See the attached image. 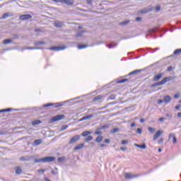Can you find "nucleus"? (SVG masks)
<instances>
[{"label":"nucleus","mask_w":181,"mask_h":181,"mask_svg":"<svg viewBox=\"0 0 181 181\" xmlns=\"http://www.w3.org/2000/svg\"><path fill=\"white\" fill-rule=\"evenodd\" d=\"M45 172H46V170H45V169H41V170H38V173H45Z\"/></svg>","instance_id":"3c124183"},{"label":"nucleus","mask_w":181,"mask_h":181,"mask_svg":"<svg viewBox=\"0 0 181 181\" xmlns=\"http://www.w3.org/2000/svg\"><path fill=\"white\" fill-rule=\"evenodd\" d=\"M26 19H32V15L23 14V15L20 16L21 21H26Z\"/></svg>","instance_id":"6e6552de"},{"label":"nucleus","mask_w":181,"mask_h":181,"mask_svg":"<svg viewBox=\"0 0 181 181\" xmlns=\"http://www.w3.org/2000/svg\"><path fill=\"white\" fill-rule=\"evenodd\" d=\"M180 105H177L175 106V110H180Z\"/></svg>","instance_id":"69168bd1"},{"label":"nucleus","mask_w":181,"mask_h":181,"mask_svg":"<svg viewBox=\"0 0 181 181\" xmlns=\"http://www.w3.org/2000/svg\"><path fill=\"white\" fill-rule=\"evenodd\" d=\"M69 128V126L67 124L63 125L61 128V131H64V129H67Z\"/></svg>","instance_id":"37998d69"},{"label":"nucleus","mask_w":181,"mask_h":181,"mask_svg":"<svg viewBox=\"0 0 181 181\" xmlns=\"http://www.w3.org/2000/svg\"><path fill=\"white\" fill-rule=\"evenodd\" d=\"M163 86L161 81L152 84V85L151 86V88H153V87H158V86Z\"/></svg>","instance_id":"473e14b6"},{"label":"nucleus","mask_w":181,"mask_h":181,"mask_svg":"<svg viewBox=\"0 0 181 181\" xmlns=\"http://www.w3.org/2000/svg\"><path fill=\"white\" fill-rule=\"evenodd\" d=\"M148 131L151 133V134H154L156 129L153 127H148Z\"/></svg>","instance_id":"e433bc0d"},{"label":"nucleus","mask_w":181,"mask_h":181,"mask_svg":"<svg viewBox=\"0 0 181 181\" xmlns=\"http://www.w3.org/2000/svg\"><path fill=\"white\" fill-rule=\"evenodd\" d=\"M65 160H66V157H64V156L59 157V158H57V162H58L59 163H63V162H64Z\"/></svg>","instance_id":"b1692460"},{"label":"nucleus","mask_w":181,"mask_h":181,"mask_svg":"<svg viewBox=\"0 0 181 181\" xmlns=\"http://www.w3.org/2000/svg\"><path fill=\"white\" fill-rule=\"evenodd\" d=\"M177 142V139L176 136H173V144H176Z\"/></svg>","instance_id":"49530a36"},{"label":"nucleus","mask_w":181,"mask_h":181,"mask_svg":"<svg viewBox=\"0 0 181 181\" xmlns=\"http://www.w3.org/2000/svg\"><path fill=\"white\" fill-rule=\"evenodd\" d=\"M161 144H163V139L161 138L159 141H158V144L161 145Z\"/></svg>","instance_id":"13d9d810"},{"label":"nucleus","mask_w":181,"mask_h":181,"mask_svg":"<svg viewBox=\"0 0 181 181\" xmlns=\"http://www.w3.org/2000/svg\"><path fill=\"white\" fill-rule=\"evenodd\" d=\"M141 71H142V70H139V69L134 70V71L130 72L129 74V76H132L134 74H138V73H141Z\"/></svg>","instance_id":"393cba45"},{"label":"nucleus","mask_w":181,"mask_h":181,"mask_svg":"<svg viewBox=\"0 0 181 181\" xmlns=\"http://www.w3.org/2000/svg\"><path fill=\"white\" fill-rule=\"evenodd\" d=\"M49 50H57V51H59V50H64V49H66V47H51L49 48H48Z\"/></svg>","instance_id":"9d476101"},{"label":"nucleus","mask_w":181,"mask_h":181,"mask_svg":"<svg viewBox=\"0 0 181 181\" xmlns=\"http://www.w3.org/2000/svg\"><path fill=\"white\" fill-rule=\"evenodd\" d=\"M117 132H119V128L118 127L114 128L110 131V134H117Z\"/></svg>","instance_id":"cd10ccee"},{"label":"nucleus","mask_w":181,"mask_h":181,"mask_svg":"<svg viewBox=\"0 0 181 181\" xmlns=\"http://www.w3.org/2000/svg\"><path fill=\"white\" fill-rule=\"evenodd\" d=\"M165 116L168 117V118H172L173 117L172 114H169V113L165 114Z\"/></svg>","instance_id":"4d7b16f0"},{"label":"nucleus","mask_w":181,"mask_h":181,"mask_svg":"<svg viewBox=\"0 0 181 181\" xmlns=\"http://www.w3.org/2000/svg\"><path fill=\"white\" fill-rule=\"evenodd\" d=\"M116 98H117V95H114V94H112L109 96L110 100H115Z\"/></svg>","instance_id":"58836bf2"},{"label":"nucleus","mask_w":181,"mask_h":181,"mask_svg":"<svg viewBox=\"0 0 181 181\" xmlns=\"http://www.w3.org/2000/svg\"><path fill=\"white\" fill-rule=\"evenodd\" d=\"M179 97H180V94L179 93L175 94L174 95V98H179Z\"/></svg>","instance_id":"052dcab7"},{"label":"nucleus","mask_w":181,"mask_h":181,"mask_svg":"<svg viewBox=\"0 0 181 181\" xmlns=\"http://www.w3.org/2000/svg\"><path fill=\"white\" fill-rule=\"evenodd\" d=\"M107 128H110V124H104L103 126H100L98 129H107Z\"/></svg>","instance_id":"bb28decb"},{"label":"nucleus","mask_w":181,"mask_h":181,"mask_svg":"<svg viewBox=\"0 0 181 181\" xmlns=\"http://www.w3.org/2000/svg\"><path fill=\"white\" fill-rule=\"evenodd\" d=\"M128 140H122V145H127Z\"/></svg>","instance_id":"09e8293b"},{"label":"nucleus","mask_w":181,"mask_h":181,"mask_svg":"<svg viewBox=\"0 0 181 181\" xmlns=\"http://www.w3.org/2000/svg\"><path fill=\"white\" fill-rule=\"evenodd\" d=\"M55 28H62L63 27V23L60 21H55L54 23Z\"/></svg>","instance_id":"412c9836"},{"label":"nucleus","mask_w":181,"mask_h":181,"mask_svg":"<svg viewBox=\"0 0 181 181\" xmlns=\"http://www.w3.org/2000/svg\"><path fill=\"white\" fill-rule=\"evenodd\" d=\"M127 147H121L120 151H127Z\"/></svg>","instance_id":"774afa93"},{"label":"nucleus","mask_w":181,"mask_h":181,"mask_svg":"<svg viewBox=\"0 0 181 181\" xmlns=\"http://www.w3.org/2000/svg\"><path fill=\"white\" fill-rule=\"evenodd\" d=\"M163 86L161 81L152 84V85L151 86V88H153V87H158V86Z\"/></svg>","instance_id":"72a5a7b5"},{"label":"nucleus","mask_w":181,"mask_h":181,"mask_svg":"<svg viewBox=\"0 0 181 181\" xmlns=\"http://www.w3.org/2000/svg\"><path fill=\"white\" fill-rule=\"evenodd\" d=\"M40 124H42V121L40 120H34L32 122V125H40Z\"/></svg>","instance_id":"c85d7f7f"},{"label":"nucleus","mask_w":181,"mask_h":181,"mask_svg":"<svg viewBox=\"0 0 181 181\" xmlns=\"http://www.w3.org/2000/svg\"><path fill=\"white\" fill-rule=\"evenodd\" d=\"M35 32L36 33H40V32H42V30H40V29H39V28H37V29L35 30Z\"/></svg>","instance_id":"e2e57ef3"},{"label":"nucleus","mask_w":181,"mask_h":181,"mask_svg":"<svg viewBox=\"0 0 181 181\" xmlns=\"http://www.w3.org/2000/svg\"><path fill=\"white\" fill-rule=\"evenodd\" d=\"M126 81H128V79H127V78L120 79L117 81V84H122L123 83H126Z\"/></svg>","instance_id":"7c9ffc66"},{"label":"nucleus","mask_w":181,"mask_h":181,"mask_svg":"<svg viewBox=\"0 0 181 181\" xmlns=\"http://www.w3.org/2000/svg\"><path fill=\"white\" fill-rule=\"evenodd\" d=\"M90 118H93V115L85 116V119H90Z\"/></svg>","instance_id":"c03bdc74"},{"label":"nucleus","mask_w":181,"mask_h":181,"mask_svg":"<svg viewBox=\"0 0 181 181\" xmlns=\"http://www.w3.org/2000/svg\"><path fill=\"white\" fill-rule=\"evenodd\" d=\"M91 134H93V131H85L82 132L81 136H88V135H91Z\"/></svg>","instance_id":"a211bd4d"},{"label":"nucleus","mask_w":181,"mask_h":181,"mask_svg":"<svg viewBox=\"0 0 181 181\" xmlns=\"http://www.w3.org/2000/svg\"><path fill=\"white\" fill-rule=\"evenodd\" d=\"M173 54L177 55L181 54V49H177L174 51Z\"/></svg>","instance_id":"f704fd0d"},{"label":"nucleus","mask_w":181,"mask_h":181,"mask_svg":"<svg viewBox=\"0 0 181 181\" xmlns=\"http://www.w3.org/2000/svg\"><path fill=\"white\" fill-rule=\"evenodd\" d=\"M141 21H142V18H141V17L136 18V22H141Z\"/></svg>","instance_id":"864d4df0"},{"label":"nucleus","mask_w":181,"mask_h":181,"mask_svg":"<svg viewBox=\"0 0 181 181\" xmlns=\"http://www.w3.org/2000/svg\"><path fill=\"white\" fill-rule=\"evenodd\" d=\"M130 127L132 128H134V127H136V124H135V122H133V123L131 124Z\"/></svg>","instance_id":"0e129e2a"},{"label":"nucleus","mask_w":181,"mask_h":181,"mask_svg":"<svg viewBox=\"0 0 181 181\" xmlns=\"http://www.w3.org/2000/svg\"><path fill=\"white\" fill-rule=\"evenodd\" d=\"M87 45H78V49H86L87 47Z\"/></svg>","instance_id":"4c0bfd02"},{"label":"nucleus","mask_w":181,"mask_h":181,"mask_svg":"<svg viewBox=\"0 0 181 181\" xmlns=\"http://www.w3.org/2000/svg\"><path fill=\"white\" fill-rule=\"evenodd\" d=\"M42 142H43V140H42V139L35 140L34 145L35 146H38V145H40V144H42Z\"/></svg>","instance_id":"4be33fe9"},{"label":"nucleus","mask_w":181,"mask_h":181,"mask_svg":"<svg viewBox=\"0 0 181 181\" xmlns=\"http://www.w3.org/2000/svg\"><path fill=\"white\" fill-rule=\"evenodd\" d=\"M160 6H156V11H157V12H159V11L160 10Z\"/></svg>","instance_id":"603ef678"},{"label":"nucleus","mask_w":181,"mask_h":181,"mask_svg":"<svg viewBox=\"0 0 181 181\" xmlns=\"http://www.w3.org/2000/svg\"><path fill=\"white\" fill-rule=\"evenodd\" d=\"M91 139H93V136H88V137L85 139V141H86V142H88V141H91Z\"/></svg>","instance_id":"a18cd8bd"},{"label":"nucleus","mask_w":181,"mask_h":181,"mask_svg":"<svg viewBox=\"0 0 181 181\" xmlns=\"http://www.w3.org/2000/svg\"><path fill=\"white\" fill-rule=\"evenodd\" d=\"M117 47V43H112L111 45H107V47H109V49H112V47Z\"/></svg>","instance_id":"ea45409f"},{"label":"nucleus","mask_w":181,"mask_h":181,"mask_svg":"<svg viewBox=\"0 0 181 181\" xmlns=\"http://www.w3.org/2000/svg\"><path fill=\"white\" fill-rule=\"evenodd\" d=\"M13 39H19V36L16 34L13 35Z\"/></svg>","instance_id":"bf43d9fd"},{"label":"nucleus","mask_w":181,"mask_h":181,"mask_svg":"<svg viewBox=\"0 0 181 181\" xmlns=\"http://www.w3.org/2000/svg\"><path fill=\"white\" fill-rule=\"evenodd\" d=\"M86 4L88 5H93V0H86Z\"/></svg>","instance_id":"8fccbe9b"},{"label":"nucleus","mask_w":181,"mask_h":181,"mask_svg":"<svg viewBox=\"0 0 181 181\" xmlns=\"http://www.w3.org/2000/svg\"><path fill=\"white\" fill-rule=\"evenodd\" d=\"M163 76V74L160 73L153 77V81H159V80H160V78H162Z\"/></svg>","instance_id":"9b49d317"},{"label":"nucleus","mask_w":181,"mask_h":181,"mask_svg":"<svg viewBox=\"0 0 181 181\" xmlns=\"http://www.w3.org/2000/svg\"><path fill=\"white\" fill-rule=\"evenodd\" d=\"M139 175H132V174L129 173H127L125 174L126 179H132V177H138Z\"/></svg>","instance_id":"f3484780"},{"label":"nucleus","mask_w":181,"mask_h":181,"mask_svg":"<svg viewBox=\"0 0 181 181\" xmlns=\"http://www.w3.org/2000/svg\"><path fill=\"white\" fill-rule=\"evenodd\" d=\"M163 134V130L160 129L156 132V134H154V136H160V135H162Z\"/></svg>","instance_id":"a878e982"},{"label":"nucleus","mask_w":181,"mask_h":181,"mask_svg":"<svg viewBox=\"0 0 181 181\" xmlns=\"http://www.w3.org/2000/svg\"><path fill=\"white\" fill-rule=\"evenodd\" d=\"M163 102L164 101L162 99H158V101H157L158 104H162V103H163Z\"/></svg>","instance_id":"6e6d98bb"},{"label":"nucleus","mask_w":181,"mask_h":181,"mask_svg":"<svg viewBox=\"0 0 181 181\" xmlns=\"http://www.w3.org/2000/svg\"><path fill=\"white\" fill-rule=\"evenodd\" d=\"M15 170L16 175H21V173H22V168H21V166L16 167Z\"/></svg>","instance_id":"aec40b11"},{"label":"nucleus","mask_w":181,"mask_h":181,"mask_svg":"<svg viewBox=\"0 0 181 181\" xmlns=\"http://www.w3.org/2000/svg\"><path fill=\"white\" fill-rule=\"evenodd\" d=\"M13 109L12 108H6V109H3L0 110V112H10V111H12Z\"/></svg>","instance_id":"c756f323"},{"label":"nucleus","mask_w":181,"mask_h":181,"mask_svg":"<svg viewBox=\"0 0 181 181\" xmlns=\"http://www.w3.org/2000/svg\"><path fill=\"white\" fill-rule=\"evenodd\" d=\"M173 67L172 66H170L168 67L167 71H172Z\"/></svg>","instance_id":"5fc2aeb1"},{"label":"nucleus","mask_w":181,"mask_h":181,"mask_svg":"<svg viewBox=\"0 0 181 181\" xmlns=\"http://www.w3.org/2000/svg\"><path fill=\"white\" fill-rule=\"evenodd\" d=\"M28 50H43V47H28Z\"/></svg>","instance_id":"2eb2a0df"},{"label":"nucleus","mask_w":181,"mask_h":181,"mask_svg":"<svg viewBox=\"0 0 181 181\" xmlns=\"http://www.w3.org/2000/svg\"><path fill=\"white\" fill-rule=\"evenodd\" d=\"M8 43H12L11 39H6L3 41V45H8Z\"/></svg>","instance_id":"2f4dec72"},{"label":"nucleus","mask_w":181,"mask_h":181,"mask_svg":"<svg viewBox=\"0 0 181 181\" xmlns=\"http://www.w3.org/2000/svg\"><path fill=\"white\" fill-rule=\"evenodd\" d=\"M174 79H175V78L173 76L165 77L161 81V84L163 86V84H165V83H168V81H172V80H174Z\"/></svg>","instance_id":"423d86ee"},{"label":"nucleus","mask_w":181,"mask_h":181,"mask_svg":"<svg viewBox=\"0 0 181 181\" xmlns=\"http://www.w3.org/2000/svg\"><path fill=\"white\" fill-rule=\"evenodd\" d=\"M11 16H13V13H11V12L5 13L0 18V19H6V18H11Z\"/></svg>","instance_id":"1a4fd4ad"},{"label":"nucleus","mask_w":181,"mask_h":181,"mask_svg":"<svg viewBox=\"0 0 181 181\" xmlns=\"http://www.w3.org/2000/svg\"><path fill=\"white\" fill-rule=\"evenodd\" d=\"M136 134H139V135H141V134H142V129L138 128V129L136 130Z\"/></svg>","instance_id":"79ce46f5"},{"label":"nucleus","mask_w":181,"mask_h":181,"mask_svg":"<svg viewBox=\"0 0 181 181\" xmlns=\"http://www.w3.org/2000/svg\"><path fill=\"white\" fill-rule=\"evenodd\" d=\"M134 146H136V148H139V149H145L146 148V144L145 143H143L142 144H134Z\"/></svg>","instance_id":"f8f14e48"},{"label":"nucleus","mask_w":181,"mask_h":181,"mask_svg":"<svg viewBox=\"0 0 181 181\" xmlns=\"http://www.w3.org/2000/svg\"><path fill=\"white\" fill-rule=\"evenodd\" d=\"M51 173H52V175H59V172H57V171L54 172V171L52 170Z\"/></svg>","instance_id":"680f3d73"},{"label":"nucleus","mask_w":181,"mask_h":181,"mask_svg":"<svg viewBox=\"0 0 181 181\" xmlns=\"http://www.w3.org/2000/svg\"><path fill=\"white\" fill-rule=\"evenodd\" d=\"M61 4H65L66 5L73 6L74 5V0H61Z\"/></svg>","instance_id":"39448f33"},{"label":"nucleus","mask_w":181,"mask_h":181,"mask_svg":"<svg viewBox=\"0 0 181 181\" xmlns=\"http://www.w3.org/2000/svg\"><path fill=\"white\" fill-rule=\"evenodd\" d=\"M103 141V136H98L95 139L96 142H101Z\"/></svg>","instance_id":"a19ab883"},{"label":"nucleus","mask_w":181,"mask_h":181,"mask_svg":"<svg viewBox=\"0 0 181 181\" xmlns=\"http://www.w3.org/2000/svg\"><path fill=\"white\" fill-rule=\"evenodd\" d=\"M101 134H103V132L100 131H97L93 133V135H101Z\"/></svg>","instance_id":"de8ad7c7"},{"label":"nucleus","mask_w":181,"mask_h":181,"mask_svg":"<svg viewBox=\"0 0 181 181\" xmlns=\"http://www.w3.org/2000/svg\"><path fill=\"white\" fill-rule=\"evenodd\" d=\"M33 156H21L20 158H19V160L21 162H30V160L32 159H33Z\"/></svg>","instance_id":"20e7f679"},{"label":"nucleus","mask_w":181,"mask_h":181,"mask_svg":"<svg viewBox=\"0 0 181 181\" xmlns=\"http://www.w3.org/2000/svg\"><path fill=\"white\" fill-rule=\"evenodd\" d=\"M56 157L46 156L42 158H37L34 160L35 163H47L49 162H54Z\"/></svg>","instance_id":"f257e3e1"},{"label":"nucleus","mask_w":181,"mask_h":181,"mask_svg":"<svg viewBox=\"0 0 181 181\" xmlns=\"http://www.w3.org/2000/svg\"><path fill=\"white\" fill-rule=\"evenodd\" d=\"M82 148H84V144H78L74 148V151H80Z\"/></svg>","instance_id":"6ab92c4d"},{"label":"nucleus","mask_w":181,"mask_h":181,"mask_svg":"<svg viewBox=\"0 0 181 181\" xmlns=\"http://www.w3.org/2000/svg\"><path fill=\"white\" fill-rule=\"evenodd\" d=\"M40 45H46V42L45 41H35L34 42L35 46H39Z\"/></svg>","instance_id":"5701e85b"},{"label":"nucleus","mask_w":181,"mask_h":181,"mask_svg":"<svg viewBox=\"0 0 181 181\" xmlns=\"http://www.w3.org/2000/svg\"><path fill=\"white\" fill-rule=\"evenodd\" d=\"M79 139H80V137H78V136H74V137H72V138L70 139L69 144H75V142H77V141H78Z\"/></svg>","instance_id":"ddd939ff"},{"label":"nucleus","mask_w":181,"mask_h":181,"mask_svg":"<svg viewBox=\"0 0 181 181\" xmlns=\"http://www.w3.org/2000/svg\"><path fill=\"white\" fill-rule=\"evenodd\" d=\"M128 23H129V21H124L119 23V25L121 26H125V25H128Z\"/></svg>","instance_id":"c9c22d12"},{"label":"nucleus","mask_w":181,"mask_h":181,"mask_svg":"<svg viewBox=\"0 0 181 181\" xmlns=\"http://www.w3.org/2000/svg\"><path fill=\"white\" fill-rule=\"evenodd\" d=\"M172 100V98L170 97V95H165L163 98V101L164 103H166V104H168V103H170V100Z\"/></svg>","instance_id":"dca6fc26"},{"label":"nucleus","mask_w":181,"mask_h":181,"mask_svg":"<svg viewBox=\"0 0 181 181\" xmlns=\"http://www.w3.org/2000/svg\"><path fill=\"white\" fill-rule=\"evenodd\" d=\"M105 144H110V139H105Z\"/></svg>","instance_id":"338daca9"},{"label":"nucleus","mask_w":181,"mask_h":181,"mask_svg":"<svg viewBox=\"0 0 181 181\" xmlns=\"http://www.w3.org/2000/svg\"><path fill=\"white\" fill-rule=\"evenodd\" d=\"M65 102H59L57 103H47L42 105L43 108H47V107H52V108H59V107H63Z\"/></svg>","instance_id":"f03ea898"},{"label":"nucleus","mask_w":181,"mask_h":181,"mask_svg":"<svg viewBox=\"0 0 181 181\" xmlns=\"http://www.w3.org/2000/svg\"><path fill=\"white\" fill-rule=\"evenodd\" d=\"M101 100L102 101H104V95H99L93 98V102L96 103L97 101H101Z\"/></svg>","instance_id":"0eeeda50"},{"label":"nucleus","mask_w":181,"mask_h":181,"mask_svg":"<svg viewBox=\"0 0 181 181\" xmlns=\"http://www.w3.org/2000/svg\"><path fill=\"white\" fill-rule=\"evenodd\" d=\"M148 12H152V8H144L140 11V13H148Z\"/></svg>","instance_id":"4468645a"},{"label":"nucleus","mask_w":181,"mask_h":181,"mask_svg":"<svg viewBox=\"0 0 181 181\" xmlns=\"http://www.w3.org/2000/svg\"><path fill=\"white\" fill-rule=\"evenodd\" d=\"M63 118H64V115H58L54 116L49 120V123L52 124V123L56 122L57 121H61V119H63Z\"/></svg>","instance_id":"7ed1b4c3"}]
</instances>
